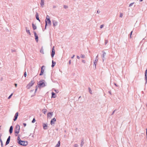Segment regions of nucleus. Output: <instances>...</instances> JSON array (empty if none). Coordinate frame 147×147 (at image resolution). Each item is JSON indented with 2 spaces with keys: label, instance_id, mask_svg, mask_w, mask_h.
I'll use <instances>...</instances> for the list:
<instances>
[{
  "label": "nucleus",
  "instance_id": "nucleus-43",
  "mask_svg": "<svg viewBox=\"0 0 147 147\" xmlns=\"http://www.w3.org/2000/svg\"><path fill=\"white\" fill-rule=\"evenodd\" d=\"M23 124L24 127H26V124L25 123H24Z\"/></svg>",
  "mask_w": 147,
  "mask_h": 147
},
{
  "label": "nucleus",
  "instance_id": "nucleus-64",
  "mask_svg": "<svg viewBox=\"0 0 147 147\" xmlns=\"http://www.w3.org/2000/svg\"><path fill=\"white\" fill-rule=\"evenodd\" d=\"M53 7L54 8L55 7V6H53Z\"/></svg>",
  "mask_w": 147,
  "mask_h": 147
},
{
  "label": "nucleus",
  "instance_id": "nucleus-33",
  "mask_svg": "<svg viewBox=\"0 0 147 147\" xmlns=\"http://www.w3.org/2000/svg\"><path fill=\"white\" fill-rule=\"evenodd\" d=\"M85 57V56L84 55H81V57L82 58H84Z\"/></svg>",
  "mask_w": 147,
  "mask_h": 147
},
{
  "label": "nucleus",
  "instance_id": "nucleus-57",
  "mask_svg": "<svg viewBox=\"0 0 147 147\" xmlns=\"http://www.w3.org/2000/svg\"><path fill=\"white\" fill-rule=\"evenodd\" d=\"M34 90H31L30 91V92H32Z\"/></svg>",
  "mask_w": 147,
  "mask_h": 147
},
{
  "label": "nucleus",
  "instance_id": "nucleus-24",
  "mask_svg": "<svg viewBox=\"0 0 147 147\" xmlns=\"http://www.w3.org/2000/svg\"><path fill=\"white\" fill-rule=\"evenodd\" d=\"M32 27L34 30H35L36 29V26L33 23L32 24Z\"/></svg>",
  "mask_w": 147,
  "mask_h": 147
},
{
  "label": "nucleus",
  "instance_id": "nucleus-29",
  "mask_svg": "<svg viewBox=\"0 0 147 147\" xmlns=\"http://www.w3.org/2000/svg\"><path fill=\"white\" fill-rule=\"evenodd\" d=\"M98 55H97L96 56V59H95L94 62H96V63H97V61H98V59H97V58L98 57Z\"/></svg>",
  "mask_w": 147,
  "mask_h": 147
},
{
  "label": "nucleus",
  "instance_id": "nucleus-15",
  "mask_svg": "<svg viewBox=\"0 0 147 147\" xmlns=\"http://www.w3.org/2000/svg\"><path fill=\"white\" fill-rule=\"evenodd\" d=\"M36 18V19L38 20L40 22V21L39 18V15L38 13L37 12H36V14L35 15Z\"/></svg>",
  "mask_w": 147,
  "mask_h": 147
},
{
  "label": "nucleus",
  "instance_id": "nucleus-40",
  "mask_svg": "<svg viewBox=\"0 0 147 147\" xmlns=\"http://www.w3.org/2000/svg\"><path fill=\"white\" fill-rule=\"evenodd\" d=\"M123 16V14L122 13H121L120 15V17L121 18H122Z\"/></svg>",
  "mask_w": 147,
  "mask_h": 147
},
{
  "label": "nucleus",
  "instance_id": "nucleus-54",
  "mask_svg": "<svg viewBox=\"0 0 147 147\" xmlns=\"http://www.w3.org/2000/svg\"><path fill=\"white\" fill-rule=\"evenodd\" d=\"M59 92V91L58 90H56V93H58Z\"/></svg>",
  "mask_w": 147,
  "mask_h": 147
},
{
  "label": "nucleus",
  "instance_id": "nucleus-47",
  "mask_svg": "<svg viewBox=\"0 0 147 147\" xmlns=\"http://www.w3.org/2000/svg\"><path fill=\"white\" fill-rule=\"evenodd\" d=\"M89 92L91 93V94H92V91L91 90V89H90V88H89Z\"/></svg>",
  "mask_w": 147,
  "mask_h": 147
},
{
  "label": "nucleus",
  "instance_id": "nucleus-27",
  "mask_svg": "<svg viewBox=\"0 0 147 147\" xmlns=\"http://www.w3.org/2000/svg\"><path fill=\"white\" fill-rule=\"evenodd\" d=\"M52 98H55V93L54 92H52Z\"/></svg>",
  "mask_w": 147,
  "mask_h": 147
},
{
  "label": "nucleus",
  "instance_id": "nucleus-59",
  "mask_svg": "<svg viewBox=\"0 0 147 147\" xmlns=\"http://www.w3.org/2000/svg\"><path fill=\"white\" fill-rule=\"evenodd\" d=\"M109 93H110L111 94V91H109Z\"/></svg>",
  "mask_w": 147,
  "mask_h": 147
},
{
  "label": "nucleus",
  "instance_id": "nucleus-18",
  "mask_svg": "<svg viewBox=\"0 0 147 147\" xmlns=\"http://www.w3.org/2000/svg\"><path fill=\"white\" fill-rule=\"evenodd\" d=\"M147 68L146 70L145 71V79L146 80V83L147 82Z\"/></svg>",
  "mask_w": 147,
  "mask_h": 147
},
{
  "label": "nucleus",
  "instance_id": "nucleus-9",
  "mask_svg": "<svg viewBox=\"0 0 147 147\" xmlns=\"http://www.w3.org/2000/svg\"><path fill=\"white\" fill-rule=\"evenodd\" d=\"M44 67H45V66L44 65H43L42 66V67H41V71H40V73L39 74V75L40 76L42 75L44 73V70L43 69V68Z\"/></svg>",
  "mask_w": 147,
  "mask_h": 147
},
{
  "label": "nucleus",
  "instance_id": "nucleus-6",
  "mask_svg": "<svg viewBox=\"0 0 147 147\" xmlns=\"http://www.w3.org/2000/svg\"><path fill=\"white\" fill-rule=\"evenodd\" d=\"M103 54L101 55L102 57V61L103 62L105 59V56L106 55V53L104 51H103L102 52Z\"/></svg>",
  "mask_w": 147,
  "mask_h": 147
},
{
  "label": "nucleus",
  "instance_id": "nucleus-53",
  "mask_svg": "<svg viewBox=\"0 0 147 147\" xmlns=\"http://www.w3.org/2000/svg\"><path fill=\"white\" fill-rule=\"evenodd\" d=\"M14 85L16 87L17 86V84L15 83L14 84Z\"/></svg>",
  "mask_w": 147,
  "mask_h": 147
},
{
  "label": "nucleus",
  "instance_id": "nucleus-30",
  "mask_svg": "<svg viewBox=\"0 0 147 147\" xmlns=\"http://www.w3.org/2000/svg\"><path fill=\"white\" fill-rule=\"evenodd\" d=\"M35 121H36V120L34 118L33 119V120H32V123H34L35 122Z\"/></svg>",
  "mask_w": 147,
  "mask_h": 147
},
{
  "label": "nucleus",
  "instance_id": "nucleus-13",
  "mask_svg": "<svg viewBox=\"0 0 147 147\" xmlns=\"http://www.w3.org/2000/svg\"><path fill=\"white\" fill-rule=\"evenodd\" d=\"M55 72H52L51 74V79L53 82H54L55 80H54L55 79V76H54Z\"/></svg>",
  "mask_w": 147,
  "mask_h": 147
},
{
  "label": "nucleus",
  "instance_id": "nucleus-51",
  "mask_svg": "<svg viewBox=\"0 0 147 147\" xmlns=\"http://www.w3.org/2000/svg\"><path fill=\"white\" fill-rule=\"evenodd\" d=\"M115 110H114V111H113V113H112V114L111 115H113V114L115 112Z\"/></svg>",
  "mask_w": 147,
  "mask_h": 147
},
{
  "label": "nucleus",
  "instance_id": "nucleus-17",
  "mask_svg": "<svg viewBox=\"0 0 147 147\" xmlns=\"http://www.w3.org/2000/svg\"><path fill=\"white\" fill-rule=\"evenodd\" d=\"M13 127L12 126H11L10 127L9 131V133L11 134L13 132Z\"/></svg>",
  "mask_w": 147,
  "mask_h": 147
},
{
  "label": "nucleus",
  "instance_id": "nucleus-1",
  "mask_svg": "<svg viewBox=\"0 0 147 147\" xmlns=\"http://www.w3.org/2000/svg\"><path fill=\"white\" fill-rule=\"evenodd\" d=\"M45 28L44 29H43V30L44 31V30L46 29L47 26L48 25V24L49 26L51 25V22L50 20V17L48 15H47L46 18L45 20Z\"/></svg>",
  "mask_w": 147,
  "mask_h": 147
},
{
  "label": "nucleus",
  "instance_id": "nucleus-41",
  "mask_svg": "<svg viewBox=\"0 0 147 147\" xmlns=\"http://www.w3.org/2000/svg\"><path fill=\"white\" fill-rule=\"evenodd\" d=\"M78 146V144H76L74 145V147H77Z\"/></svg>",
  "mask_w": 147,
  "mask_h": 147
},
{
  "label": "nucleus",
  "instance_id": "nucleus-49",
  "mask_svg": "<svg viewBox=\"0 0 147 147\" xmlns=\"http://www.w3.org/2000/svg\"><path fill=\"white\" fill-rule=\"evenodd\" d=\"M77 58L78 59H80V57L79 56H77Z\"/></svg>",
  "mask_w": 147,
  "mask_h": 147
},
{
  "label": "nucleus",
  "instance_id": "nucleus-31",
  "mask_svg": "<svg viewBox=\"0 0 147 147\" xmlns=\"http://www.w3.org/2000/svg\"><path fill=\"white\" fill-rule=\"evenodd\" d=\"M63 8L65 9H67L68 8V6L67 5H64L63 6Z\"/></svg>",
  "mask_w": 147,
  "mask_h": 147
},
{
  "label": "nucleus",
  "instance_id": "nucleus-4",
  "mask_svg": "<svg viewBox=\"0 0 147 147\" xmlns=\"http://www.w3.org/2000/svg\"><path fill=\"white\" fill-rule=\"evenodd\" d=\"M35 82L34 80H32L26 86V88L28 89H29L31 86H32Z\"/></svg>",
  "mask_w": 147,
  "mask_h": 147
},
{
  "label": "nucleus",
  "instance_id": "nucleus-28",
  "mask_svg": "<svg viewBox=\"0 0 147 147\" xmlns=\"http://www.w3.org/2000/svg\"><path fill=\"white\" fill-rule=\"evenodd\" d=\"M40 52L42 54H44V51H43V47H42L41 48V50H40Z\"/></svg>",
  "mask_w": 147,
  "mask_h": 147
},
{
  "label": "nucleus",
  "instance_id": "nucleus-25",
  "mask_svg": "<svg viewBox=\"0 0 147 147\" xmlns=\"http://www.w3.org/2000/svg\"><path fill=\"white\" fill-rule=\"evenodd\" d=\"M60 145V141H59L58 142V143L56 145V147H59Z\"/></svg>",
  "mask_w": 147,
  "mask_h": 147
},
{
  "label": "nucleus",
  "instance_id": "nucleus-12",
  "mask_svg": "<svg viewBox=\"0 0 147 147\" xmlns=\"http://www.w3.org/2000/svg\"><path fill=\"white\" fill-rule=\"evenodd\" d=\"M53 112H49L48 113L47 115L48 118L51 119L53 115Z\"/></svg>",
  "mask_w": 147,
  "mask_h": 147
},
{
  "label": "nucleus",
  "instance_id": "nucleus-48",
  "mask_svg": "<svg viewBox=\"0 0 147 147\" xmlns=\"http://www.w3.org/2000/svg\"><path fill=\"white\" fill-rule=\"evenodd\" d=\"M1 147H3V142H1Z\"/></svg>",
  "mask_w": 147,
  "mask_h": 147
},
{
  "label": "nucleus",
  "instance_id": "nucleus-61",
  "mask_svg": "<svg viewBox=\"0 0 147 147\" xmlns=\"http://www.w3.org/2000/svg\"><path fill=\"white\" fill-rule=\"evenodd\" d=\"M143 0H139L140 2H142L143 1Z\"/></svg>",
  "mask_w": 147,
  "mask_h": 147
},
{
  "label": "nucleus",
  "instance_id": "nucleus-35",
  "mask_svg": "<svg viewBox=\"0 0 147 147\" xmlns=\"http://www.w3.org/2000/svg\"><path fill=\"white\" fill-rule=\"evenodd\" d=\"M96 63H96V62H94V66H95V68H96Z\"/></svg>",
  "mask_w": 147,
  "mask_h": 147
},
{
  "label": "nucleus",
  "instance_id": "nucleus-39",
  "mask_svg": "<svg viewBox=\"0 0 147 147\" xmlns=\"http://www.w3.org/2000/svg\"><path fill=\"white\" fill-rule=\"evenodd\" d=\"M11 52L12 53H13V52H16V50H15L11 49Z\"/></svg>",
  "mask_w": 147,
  "mask_h": 147
},
{
  "label": "nucleus",
  "instance_id": "nucleus-44",
  "mask_svg": "<svg viewBox=\"0 0 147 147\" xmlns=\"http://www.w3.org/2000/svg\"><path fill=\"white\" fill-rule=\"evenodd\" d=\"M37 89H38V88L37 87V86H36V89H35V92H36V91L37 90Z\"/></svg>",
  "mask_w": 147,
  "mask_h": 147
},
{
  "label": "nucleus",
  "instance_id": "nucleus-2",
  "mask_svg": "<svg viewBox=\"0 0 147 147\" xmlns=\"http://www.w3.org/2000/svg\"><path fill=\"white\" fill-rule=\"evenodd\" d=\"M45 81L44 80H42L39 82V83H38V87L39 88H43L46 86L45 83Z\"/></svg>",
  "mask_w": 147,
  "mask_h": 147
},
{
  "label": "nucleus",
  "instance_id": "nucleus-14",
  "mask_svg": "<svg viewBox=\"0 0 147 147\" xmlns=\"http://www.w3.org/2000/svg\"><path fill=\"white\" fill-rule=\"evenodd\" d=\"M10 138H11V137L10 136H9L8 137V138L7 140V141H6V142L5 143V146L7 145L9 143L10 141Z\"/></svg>",
  "mask_w": 147,
  "mask_h": 147
},
{
  "label": "nucleus",
  "instance_id": "nucleus-20",
  "mask_svg": "<svg viewBox=\"0 0 147 147\" xmlns=\"http://www.w3.org/2000/svg\"><path fill=\"white\" fill-rule=\"evenodd\" d=\"M40 5L41 7H43V5H44V0H41V2L40 3Z\"/></svg>",
  "mask_w": 147,
  "mask_h": 147
},
{
  "label": "nucleus",
  "instance_id": "nucleus-42",
  "mask_svg": "<svg viewBox=\"0 0 147 147\" xmlns=\"http://www.w3.org/2000/svg\"><path fill=\"white\" fill-rule=\"evenodd\" d=\"M105 45H106V44H107V42H108V40H105Z\"/></svg>",
  "mask_w": 147,
  "mask_h": 147
},
{
  "label": "nucleus",
  "instance_id": "nucleus-60",
  "mask_svg": "<svg viewBox=\"0 0 147 147\" xmlns=\"http://www.w3.org/2000/svg\"><path fill=\"white\" fill-rule=\"evenodd\" d=\"M146 135L147 136V129H146Z\"/></svg>",
  "mask_w": 147,
  "mask_h": 147
},
{
  "label": "nucleus",
  "instance_id": "nucleus-10",
  "mask_svg": "<svg viewBox=\"0 0 147 147\" xmlns=\"http://www.w3.org/2000/svg\"><path fill=\"white\" fill-rule=\"evenodd\" d=\"M33 33L34 35L35 39L36 41L37 42H38V36L36 34V32L34 31H33Z\"/></svg>",
  "mask_w": 147,
  "mask_h": 147
},
{
  "label": "nucleus",
  "instance_id": "nucleus-11",
  "mask_svg": "<svg viewBox=\"0 0 147 147\" xmlns=\"http://www.w3.org/2000/svg\"><path fill=\"white\" fill-rule=\"evenodd\" d=\"M18 114L19 113L18 112H17L16 113L13 119V120L14 121H15L17 119L18 116Z\"/></svg>",
  "mask_w": 147,
  "mask_h": 147
},
{
  "label": "nucleus",
  "instance_id": "nucleus-58",
  "mask_svg": "<svg viewBox=\"0 0 147 147\" xmlns=\"http://www.w3.org/2000/svg\"><path fill=\"white\" fill-rule=\"evenodd\" d=\"M114 85L116 86H118L115 83H114Z\"/></svg>",
  "mask_w": 147,
  "mask_h": 147
},
{
  "label": "nucleus",
  "instance_id": "nucleus-23",
  "mask_svg": "<svg viewBox=\"0 0 147 147\" xmlns=\"http://www.w3.org/2000/svg\"><path fill=\"white\" fill-rule=\"evenodd\" d=\"M55 65V61H54L53 60H52V64L51 65V67H54Z\"/></svg>",
  "mask_w": 147,
  "mask_h": 147
},
{
  "label": "nucleus",
  "instance_id": "nucleus-32",
  "mask_svg": "<svg viewBox=\"0 0 147 147\" xmlns=\"http://www.w3.org/2000/svg\"><path fill=\"white\" fill-rule=\"evenodd\" d=\"M134 3V2H133V3H131V4H130L129 5V7H131L133 5Z\"/></svg>",
  "mask_w": 147,
  "mask_h": 147
},
{
  "label": "nucleus",
  "instance_id": "nucleus-22",
  "mask_svg": "<svg viewBox=\"0 0 147 147\" xmlns=\"http://www.w3.org/2000/svg\"><path fill=\"white\" fill-rule=\"evenodd\" d=\"M27 27L26 28V31L27 33L29 35H31V33H30V30H28L27 29Z\"/></svg>",
  "mask_w": 147,
  "mask_h": 147
},
{
  "label": "nucleus",
  "instance_id": "nucleus-45",
  "mask_svg": "<svg viewBox=\"0 0 147 147\" xmlns=\"http://www.w3.org/2000/svg\"><path fill=\"white\" fill-rule=\"evenodd\" d=\"M82 62L83 63H86V61L85 60H82Z\"/></svg>",
  "mask_w": 147,
  "mask_h": 147
},
{
  "label": "nucleus",
  "instance_id": "nucleus-19",
  "mask_svg": "<svg viewBox=\"0 0 147 147\" xmlns=\"http://www.w3.org/2000/svg\"><path fill=\"white\" fill-rule=\"evenodd\" d=\"M84 140L83 139H82L81 140V143L80 146L81 147H82L83 145L84 144Z\"/></svg>",
  "mask_w": 147,
  "mask_h": 147
},
{
  "label": "nucleus",
  "instance_id": "nucleus-16",
  "mask_svg": "<svg viewBox=\"0 0 147 147\" xmlns=\"http://www.w3.org/2000/svg\"><path fill=\"white\" fill-rule=\"evenodd\" d=\"M43 126L44 129H47L48 126L47 124L43 123Z\"/></svg>",
  "mask_w": 147,
  "mask_h": 147
},
{
  "label": "nucleus",
  "instance_id": "nucleus-5",
  "mask_svg": "<svg viewBox=\"0 0 147 147\" xmlns=\"http://www.w3.org/2000/svg\"><path fill=\"white\" fill-rule=\"evenodd\" d=\"M18 143L20 145L23 146H26L28 144L27 141H25L22 140L21 142H18Z\"/></svg>",
  "mask_w": 147,
  "mask_h": 147
},
{
  "label": "nucleus",
  "instance_id": "nucleus-37",
  "mask_svg": "<svg viewBox=\"0 0 147 147\" xmlns=\"http://www.w3.org/2000/svg\"><path fill=\"white\" fill-rule=\"evenodd\" d=\"M104 26V24H102V25H101L100 28H102Z\"/></svg>",
  "mask_w": 147,
  "mask_h": 147
},
{
  "label": "nucleus",
  "instance_id": "nucleus-26",
  "mask_svg": "<svg viewBox=\"0 0 147 147\" xmlns=\"http://www.w3.org/2000/svg\"><path fill=\"white\" fill-rule=\"evenodd\" d=\"M42 112L45 114L47 113V110L46 109H43L42 110Z\"/></svg>",
  "mask_w": 147,
  "mask_h": 147
},
{
  "label": "nucleus",
  "instance_id": "nucleus-52",
  "mask_svg": "<svg viewBox=\"0 0 147 147\" xmlns=\"http://www.w3.org/2000/svg\"><path fill=\"white\" fill-rule=\"evenodd\" d=\"M97 13H100V11L98 10H97Z\"/></svg>",
  "mask_w": 147,
  "mask_h": 147
},
{
  "label": "nucleus",
  "instance_id": "nucleus-62",
  "mask_svg": "<svg viewBox=\"0 0 147 147\" xmlns=\"http://www.w3.org/2000/svg\"><path fill=\"white\" fill-rule=\"evenodd\" d=\"M53 90L55 91V88H53Z\"/></svg>",
  "mask_w": 147,
  "mask_h": 147
},
{
  "label": "nucleus",
  "instance_id": "nucleus-46",
  "mask_svg": "<svg viewBox=\"0 0 147 147\" xmlns=\"http://www.w3.org/2000/svg\"><path fill=\"white\" fill-rule=\"evenodd\" d=\"M133 31H131V32L130 34V37L131 38V35H132V33Z\"/></svg>",
  "mask_w": 147,
  "mask_h": 147
},
{
  "label": "nucleus",
  "instance_id": "nucleus-50",
  "mask_svg": "<svg viewBox=\"0 0 147 147\" xmlns=\"http://www.w3.org/2000/svg\"><path fill=\"white\" fill-rule=\"evenodd\" d=\"M75 56V55H73V56H72L71 57V59H73L74 58V57Z\"/></svg>",
  "mask_w": 147,
  "mask_h": 147
},
{
  "label": "nucleus",
  "instance_id": "nucleus-8",
  "mask_svg": "<svg viewBox=\"0 0 147 147\" xmlns=\"http://www.w3.org/2000/svg\"><path fill=\"white\" fill-rule=\"evenodd\" d=\"M55 122V118L54 117L50 121L51 125L53 126H54Z\"/></svg>",
  "mask_w": 147,
  "mask_h": 147
},
{
  "label": "nucleus",
  "instance_id": "nucleus-7",
  "mask_svg": "<svg viewBox=\"0 0 147 147\" xmlns=\"http://www.w3.org/2000/svg\"><path fill=\"white\" fill-rule=\"evenodd\" d=\"M55 46H53L52 48V52L51 54V57L53 58L55 53V51L54 49Z\"/></svg>",
  "mask_w": 147,
  "mask_h": 147
},
{
  "label": "nucleus",
  "instance_id": "nucleus-56",
  "mask_svg": "<svg viewBox=\"0 0 147 147\" xmlns=\"http://www.w3.org/2000/svg\"><path fill=\"white\" fill-rule=\"evenodd\" d=\"M2 136V134H0V139H1V137Z\"/></svg>",
  "mask_w": 147,
  "mask_h": 147
},
{
  "label": "nucleus",
  "instance_id": "nucleus-3",
  "mask_svg": "<svg viewBox=\"0 0 147 147\" xmlns=\"http://www.w3.org/2000/svg\"><path fill=\"white\" fill-rule=\"evenodd\" d=\"M20 130V126L18 125H17L16 126L15 130V134L16 136H17V134H18Z\"/></svg>",
  "mask_w": 147,
  "mask_h": 147
},
{
  "label": "nucleus",
  "instance_id": "nucleus-21",
  "mask_svg": "<svg viewBox=\"0 0 147 147\" xmlns=\"http://www.w3.org/2000/svg\"><path fill=\"white\" fill-rule=\"evenodd\" d=\"M20 135H18V138H17V140H18V142H21L22 141V140L20 139Z\"/></svg>",
  "mask_w": 147,
  "mask_h": 147
},
{
  "label": "nucleus",
  "instance_id": "nucleus-55",
  "mask_svg": "<svg viewBox=\"0 0 147 147\" xmlns=\"http://www.w3.org/2000/svg\"><path fill=\"white\" fill-rule=\"evenodd\" d=\"M71 63V60H70L69 61V64H70Z\"/></svg>",
  "mask_w": 147,
  "mask_h": 147
},
{
  "label": "nucleus",
  "instance_id": "nucleus-34",
  "mask_svg": "<svg viewBox=\"0 0 147 147\" xmlns=\"http://www.w3.org/2000/svg\"><path fill=\"white\" fill-rule=\"evenodd\" d=\"M53 23V26H55V22L54 20H53L52 21Z\"/></svg>",
  "mask_w": 147,
  "mask_h": 147
},
{
  "label": "nucleus",
  "instance_id": "nucleus-36",
  "mask_svg": "<svg viewBox=\"0 0 147 147\" xmlns=\"http://www.w3.org/2000/svg\"><path fill=\"white\" fill-rule=\"evenodd\" d=\"M13 94H11L8 97V99H10L11 97V96H12Z\"/></svg>",
  "mask_w": 147,
  "mask_h": 147
},
{
  "label": "nucleus",
  "instance_id": "nucleus-63",
  "mask_svg": "<svg viewBox=\"0 0 147 147\" xmlns=\"http://www.w3.org/2000/svg\"><path fill=\"white\" fill-rule=\"evenodd\" d=\"M1 141H2V140L1 139H0V142Z\"/></svg>",
  "mask_w": 147,
  "mask_h": 147
},
{
  "label": "nucleus",
  "instance_id": "nucleus-38",
  "mask_svg": "<svg viewBox=\"0 0 147 147\" xmlns=\"http://www.w3.org/2000/svg\"><path fill=\"white\" fill-rule=\"evenodd\" d=\"M24 76L25 77L26 76V71L24 73Z\"/></svg>",
  "mask_w": 147,
  "mask_h": 147
}]
</instances>
